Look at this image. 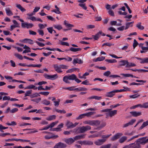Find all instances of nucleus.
Returning a JSON list of instances; mask_svg holds the SVG:
<instances>
[{
	"label": "nucleus",
	"instance_id": "39448f33",
	"mask_svg": "<svg viewBox=\"0 0 148 148\" xmlns=\"http://www.w3.org/2000/svg\"><path fill=\"white\" fill-rule=\"evenodd\" d=\"M66 144L61 142H59L57 143L54 147V148H65L66 147Z\"/></svg>",
	"mask_w": 148,
	"mask_h": 148
},
{
	"label": "nucleus",
	"instance_id": "6ab92c4d",
	"mask_svg": "<svg viewBox=\"0 0 148 148\" xmlns=\"http://www.w3.org/2000/svg\"><path fill=\"white\" fill-rule=\"evenodd\" d=\"M55 8H56V9L53 10H52L51 11L52 12H55L57 14H60L62 13L60 11V9L59 8L57 7V6L56 5H55Z\"/></svg>",
	"mask_w": 148,
	"mask_h": 148
},
{
	"label": "nucleus",
	"instance_id": "338daca9",
	"mask_svg": "<svg viewBox=\"0 0 148 148\" xmlns=\"http://www.w3.org/2000/svg\"><path fill=\"white\" fill-rule=\"evenodd\" d=\"M58 123V121L52 123L49 125V127L52 128V127H53L55 125H56L57 123Z\"/></svg>",
	"mask_w": 148,
	"mask_h": 148
},
{
	"label": "nucleus",
	"instance_id": "dca6fc26",
	"mask_svg": "<svg viewBox=\"0 0 148 148\" xmlns=\"http://www.w3.org/2000/svg\"><path fill=\"white\" fill-rule=\"evenodd\" d=\"M102 34L101 31H99L98 33L96 34L95 35H93L92 36L94 37L93 38L95 40H97L100 36Z\"/></svg>",
	"mask_w": 148,
	"mask_h": 148
},
{
	"label": "nucleus",
	"instance_id": "680f3d73",
	"mask_svg": "<svg viewBox=\"0 0 148 148\" xmlns=\"http://www.w3.org/2000/svg\"><path fill=\"white\" fill-rule=\"evenodd\" d=\"M8 128V127H3L2 125L0 124V131L1 132H3V130H4Z\"/></svg>",
	"mask_w": 148,
	"mask_h": 148
},
{
	"label": "nucleus",
	"instance_id": "58836bf2",
	"mask_svg": "<svg viewBox=\"0 0 148 148\" xmlns=\"http://www.w3.org/2000/svg\"><path fill=\"white\" fill-rule=\"evenodd\" d=\"M53 27L59 30L62 28V26L60 25H53Z\"/></svg>",
	"mask_w": 148,
	"mask_h": 148
},
{
	"label": "nucleus",
	"instance_id": "7ed1b4c3",
	"mask_svg": "<svg viewBox=\"0 0 148 148\" xmlns=\"http://www.w3.org/2000/svg\"><path fill=\"white\" fill-rule=\"evenodd\" d=\"M91 127L89 125H86L85 126H83L79 127V133H84L88 130H91Z\"/></svg>",
	"mask_w": 148,
	"mask_h": 148
},
{
	"label": "nucleus",
	"instance_id": "5fc2aeb1",
	"mask_svg": "<svg viewBox=\"0 0 148 148\" xmlns=\"http://www.w3.org/2000/svg\"><path fill=\"white\" fill-rule=\"evenodd\" d=\"M114 44L109 42H106L103 43L102 44V47L105 45H106L109 47H110L111 46H113Z\"/></svg>",
	"mask_w": 148,
	"mask_h": 148
},
{
	"label": "nucleus",
	"instance_id": "c85d7f7f",
	"mask_svg": "<svg viewBox=\"0 0 148 148\" xmlns=\"http://www.w3.org/2000/svg\"><path fill=\"white\" fill-rule=\"evenodd\" d=\"M56 117V116L55 115H52L50 116L47 118L46 119L48 121H51L52 120L55 119Z\"/></svg>",
	"mask_w": 148,
	"mask_h": 148
},
{
	"label": "nucleus",
	"instance_id": "ddd939ff",
	"mask_svg": "<svg viewBox=\"0 0 148 148\" xmlns=\"http://www.w3.org/2000/svg\"><path fill=\"white\" fill-rule=\"evenodd\" d=\"M127 70H128V69H126ZM129 70H132L133 71L136 72L138 71V72H148V70H146L145 69H130Z\"/></svg>",
	"mask_w": 148,
	"mask_h": 148
},
{
	"label": "nucleus",
	"instance_id": "6e6d98bb",
	"mask_svg": "<svg viewBox=\"0 0 148 148\" xmlns=\"http://www.w3.org/2000/svg\"><path fill=\"white\" fill-rule=\"evenodd\" d=\"M32 92V90H30L27 91L25 94V97L30 96L29 95Z\"/></svg>",
	"mask_w": 148,
	"mask_h": 148
},
{
	"label": "nucleus",
	"instance_id": "a878e982",
	"mask_svg": "<svg viewBox=\"0 0 148 148\" xmlns=\"http://www.w3.org/2000/svg\"><path fill=\"white\" fill-rule=\"evenodd\" d=\"M120 65L121 66H124L125 65H127V64L128 63L127 60H122L120 62Z\"/></svg>",
	"mask_w": 148,
	"mask_h": 148
},
{
	"label": "nucleus",
	"instance_id": "f257e3e1",
	"mask_svg": "<svg viewBox=\"0 0 148 148\" xmlns=\"http://www.w3.org/2000/svg\"><path fill=\"white\" fill-rule=\"evenodd\" d=\"M147 136L138 139L135 143L130 144L124 147L123 148H141V145H144L148 143V138Z\"/></svg>",
	"mask_w": 148,
	"mask_h": 148
},
{
	"label": "nucleus",
	"instance_id": "3c124183",
	"mask_svg": "<svg viewBox=\"0 0 148 148\" xmlns=\"http://www.w3.org/2000/svg\"><path fill=\"white\" fill-rule=\"evenodd\" d=\"M148 108V102H145L143 103V105L141 104V108Z\"/></svg>",
	"mask_w": 148,
	"mask_h": 148
},
{
	"label": "nucleus",
	"instance_id": "9b49d317",
	"mask_svg": "<svg viewBox=\"0 0 148 148\" xmlns=\"http://www.w3.org/2000/svg\"><path fill=\"white\" fill-rule=\"evenodd\" d=\"M136 121L135 119H132L128 123L124 124L123 125V128L126 127L128 126L129 125H132Z\"/></svg>",
	"mask_w": 148,
	"mask_h": 148
},
{
	"label": "nucleus",
	"instance_id": "e2e57ef3",
	"mask_svg": "<svg viewBox=\"0 0 148 148\" xmlns=\"http://www.w3.org/2000/svg\"><path fill=\"white\" fill-rule=\"evenodd\" d=\"M41 100V98H39L38 99H32L31 100V101H33L36 102L37 103H38Z\"/></svg>",
	"mask_w": 148,
	"mask_h": 148
},
{
	"label": "nucleus",
	"instance_id": "4468645a",
	"mask_svg": "<svg viewBox=\"0 0 148 148\" xmlns=\"http://www.w3.org/2000/svg\"><path fill=\"white\" fill-rule=\"evenodd\" d=\"M111 135V134L102 135V143L105 142Z\"/></svg>",
	"mask_w": 148,
	"mask_h": 148
},
{
	"label": "nucleus",
	"instance_id": "f704fd0d",
	"mask_svg": "<svg viewBox=\"0 0 148 148\" xmlns=\"http://www.w3.org/2000/svg\"><path fill=\"white\" fill-rule=\"evenodd\" d=\"M68 79H69L68 76L66 75L63 77V80L66 83L69 84L70 83L68 80Z\"/></svg>",
	"mask_w": 148,
	"mask_h": 148
},
{
	"label": "nucleus",
	"instance_id": "a18cd8bd",
	"mask_svg": "<svg viewBox=\"0 0 148 148\" xmlns=\"http://www.w3.org/2000/svg\"><path fill=\"white\" fill-rule=\"evenodd\" d=\"M95 143L96 145H100L102 144V139H99L95 142Z\"/></svg>",
	"mask_w": 148,
	"mask_h": 148
},
{
	"label": "nucleus",
	"instance_id": "cd10ccee",
	"mask_svg": "<svg viewBox=\"0 0 148 148\" xmlns=\"http://www.w3.org/2000/svg\"><path fill=\"white\" fill-rule=\"evenodd\" d=\"M101 121L98 120H93V126H97L100 123Z\"/></svg>",
	"mask_w": 148,
	"mask_h": 148
},
{
	"label": "nucleus",
	"instance_id": "c9c22d12",
	"mask_svg": "<svg viewBox=\"0 0 148 148\" xmlns=\"http://www.w3.org/2000/svg\"><path fill=\"white\" fill-rule=\"evenodd\" d=\"M106 61L108 62L109 63H112L116 62L117 61L114 59H106L105 60Z\"/></svg>",
	"mask_w": 148,
	"mask_h": 148
},
{
	"label": "nucleus",
	"instance_id": "e433bc0d",
	"mask_svg": "<svg viewBox=\"0 0 148 148\" xmlns=\"http://www.w3.org/2000/svg\"><path fill=\"white\" fill-rule=\"evenodd\" d=\"M66 22L67 21H64V24L66 27H73L74 26L73 25L69 24L67 23Z\"/></svg>",
	"mask_w": 148,
	"mask_h": 148
},
{
	"label": "nucleus",
	"instance_id": "13d9d810",
	"mask_svg": "<svg viewBox=\"0 0 148 148\" xmlns=\"http://www.w3.org/2000/svg\"><path fill=\"white\" fill-rule=\"evenodd\" d=\"M102 61V58L99 57L96 59H94L93 60V61L95 62H97L98 61Z\"/></svg>",
	"mask_w": 148,
	"mask_h": 148
},
{
	"label": "nucleus",
	"instance_id": "20e7f679",
	"mask_svg": "<svg viewBox=\"0 0 148 148\" xmlns=\"http://www.w3.org/2000/svg\"><path fill=\"white\" fill-rule=\"evenodd\" d=\"M44 76L45 78L51 80H55L57 79L58 77L57 74L51 75H49L47 74H45L44 75Z\"/></svg>",
	"mask_w": 148,
	"mask_h": 148
},
{
	"label": "nucleus",
	"instance_id": "4c0bfd02",
	"mask_svg": "<svg viewBox=\"0 0 148 148\" xmlns=\"http://www.w3.org/2000/svg\"><path fill=\"white\" fill-rule=\"evenodd\" d=\"M56 111V112H58L60 113H63L64 114H65L66 113V111L64 110H58L56 108L53 111Z\"/></svg>",
	"mask_w": 148,
	"mask_h": 148
},
{
	"label": "nucleus",
	"instance_id": "aec40b11",
	"mask_svg": "<svg viewBox=\"0 0 148 148\" xmlns=\"http://www.w3.org/2000/svg\"><path fill=\"white\" fill-rule=\"evenodd\" d=\"M101 98V97H99L97 96H93L88 97V99H95L96 100H100Z\"/></svg>",
	"mask_w": 148,
	"mask_h": 148
},
{
	"label": "nucleus",
	"instance_id": "0e129e2a",
	"mask_svg": "<svg viewBox=\"0 0 148 148\" xmlns=\"http://www.w3.org/2000/svg\"><path fill=\"white\" fill-rule=\"evenodd\" d=\"M34 26V25L32 23H27V25L26 26V27L27 29L31 28L32 27Z\"/></svg>",
	"mask_w": 148,
	"mask_h": 148
},
{
	"label": "nucleus",
	"instance_id": "412c9836",
	"mask_svg": "<svg viewBox=\"0 0 148 148\" xmlns=\"http://www.w3.org/2000/svg\"><path fill=\"white\" fill-rule=\"evenodd\" d=\"M127 137L126 136L122 137L119 140V142L120 143H124L127 140Z\"/></svg>",
	"mask_w": 148,
	"mask_h": 148
},
{
	"label": "nucleus",
	"instance_id": "5701e85b",
	"mask_svg": "<svg viewBox=\"0 0 148 148\" xmlns=\"http://www.w3.org/2000/svg\"><path fill=\"white\" fill-rule=\"evenodd\" d=\"M82 50L81 48H74L73 47H71L70 48V50L72 52H76L80 51Z\"/></svg>",
	"mask_w": 148,
	"mask_h": 148
},
{
	"label": "nucleus",
	"instance_id": "4d7b16f0",
	"mask_svg": "<svg viewBox=\"0 0 148 148\" xmlns=\"http://www.w3.org/2000/svg\"><path fill=\"white\" fill-rule=\"evenodd\" d=\"M112 146L111 144H108L106 145H102V148H110Z\"/></svg>",
	"mask_w": 148,
	"mask_h": 148
},
{
	"label": "nucleus",
	"instance_id": "2f4dec72",
	"mask_svg": "<svg viewBox=\"0 0 148 148\" xmlns=\"http://www.w3.org/2000/svg\"><path fill=\"white\" fill-rule=\"evenodd\" d=\"M12 140H14L15 141H20L22 142H29L30 141L29 140H23V139H12Z\"/></svg>",
	"mask_w": 148,
	"mask_h": 148
},
{
	"label": "nucleus",
	"instance_id": "473e14b6",
	"mask_svg": "<svg viewBox=\"0 0 148 148\" xmlns=\"http://www.w3.org/2000/svg\"><path fill=\"white\" fill-rule=\"evenodd\" d=\"M141 23L140 22L138 23L136 25V27L140 29L143 30L144 29V27L143 26H141Z\"/></svg>",
	"mask_w": 148,
	"mask_h": 148
},
{
	"label": "nucleus",
	"instance_id": "1a4fd4ad",
	"mask_svg": "<svg viewBox=\"0 0 148 148\" xmlns=\"http://www.w3.org/2000/svg\"><path fill=\"white\" fill-rule=\"evenodd\" d=\"M115 93H116V90L107 92L106 95V97H112L115 95Z\"/></svg>",
	"mask_w": 148,
	"mask_h": 148
},
{
	"label": "nucleus",
	"instance_id": "7c9ffc66",
	"mask_svg": "<svg viewBox=\"0 0 148 148\" xmlns=\"http://www.w3.org/2000/svg\"><path fill=\"white\" fill-rule=\"evenodd\" d=\"M16 6L22 12L26 11V10L23 8L20 4L17 5Z\"/></svg>",
	"mask_w": 148,
	"mask_h": 148
},
{
	"label": "nucleus",
	"instance_id": "393cba45",
	"mask_svg": "<svg viewBox=\"0 0 148 148\" xmlns=\"http://www.w3.org/2000/svg\"><path fill=\"white\" fill-rule=\"evenodd\" d=\"M136 66V65L135 64L132 62L130 63L128 62V63L127 64V65H126L125 67L127 68L130 67H132L135 66Z\"/></svg>",
	"mask_w": 148,
	"mask_h": 148
},
{
	"label": "nucleus",
	"instance_id": "9d476101",
	"mask_svg": "<svg viewBox=\"0 0 148 148\" xmlns=\"http://www.w3.org/2000/svg\"><path fill=\"white\" fill-rule=\"evenodd\" d=\"M86 135V134H83L81 135L75 136L74 138L75 139V140H80L82 139L85 138Z\"/></svg>",
	"mask_w": 148,
	"mask_h": 148
},
{
	"label": "nucleus",
	"instance_id": "603ef678",
	"mask_svg": "<svg viewBox=\"0 0 148 148\" xmlns=\"http://www.w3.org/2000/svg\"><path fill=\"white\" fill-rule=\"evenodd\" d=\"M108 12L109 14L111 16H114V13L111 9L109 10Z\"/></svg>",
	"mask_w": 148,
	"mask_h": 148
},
{
	"label": "nucleus",
	"instance_id": "f3484780",
	"mask_svg": "<svg viewBox=\"0 0 148 148\" xmlns=\"http://www.w3.org/2000/svg\"><path fill=\"white\" fill-rule=\"evenodd\" d=\"M66 125L68 128H71L73 127V123L68 121H67Z\"/></svg>",
	"mask_w": 148,
	"mask_h": 148
},
{
	"label": "nucleus",
	"instance_id": "052dcab7",
	"mask_svg": "<svg viewBox=\"0 0 148 148\" xmlns=\"http://www.w3.org/2000/svg\"><path fill=\"white\" fill-rule=\"evenodd\" d=\"M85 116V114H82L76 118L77 120H79L83 118Z\"/></svg>",
	"mask_w": 148,
	"mask_h": 148
},
{
	"label": "nucleus",
	"instance_id": "6e6552de",
	"mask_svg": "<svg viewBox=\"0 0 148 148\" xmlns=\"http://www.w3.org/2000/svg\"><path fill=\"white\" fill-rule=\"evenodd\" d=\"M53 67L55 70L58 73H60L62 72V71L61 70V68L60 65L59 66L58 64H55L53 65Z\"/></svg>",
	"mask_w": 148,
	"mask_h": 148
},
{
	"label": "nucleus",
	"instance_id": "de8ad7c7",
	"mask_svg": "<svg viewBox=\"0 0 148 148\" xmlns=\"http://www.w3.org/2000/svg\"><path fill=\"white\" fill-rule=\"evenodd\" d=\"M40 95L39 93H35L30 96L31 98H33L36 97L38 96H40Z\"/></svg>",
	"mask_w": 148,
	"mask_h": 148
},
{
	"label": "nucleus",
	"instance_id": "c756f323",
	"mask_svg": "<svg viewBox=\"0 0 148 148\" xmlns=\"http://www.w3.org/2000/svg\"><path fill=\"white\" fill-rule=\"evenodd\" d=\"M141 64L148 63V58H142L141 61L140 62Z\"/></svg>",
	"mask_w": 148,
	"mask_h": 148
},
{
	"label": "nucleus",
	"instance_id": "69168bd1",
	"mask_svg": "<svg viewBox=\"0 0 148 148\" xmlns=\"http://www.w3.org/2000/svg\"><path fill=\"white\" fill-rule=\"evenodd\" d=\"M110 73L111 72L110 71H107L104 73L103 74L104 76L108 77L110 75Z\"/></svg>",
	"mask_w": 148,
	"mask_h": 148
},
{
	"label": "nucleus",
	"instance_id": "8fccbe9b",
	"mask_svg": "<svg viewBox=\"0 0 148 148\" xmlns=\"http://www.w3.org/2000/svg\"><path fill=\"white\" fill-rule=\"evenodd\" d=\"M138 43L136 41V39H134V43L133 44V48L135 49V48L137 46Z\"/></svg>",
	"mask_w": 148,
	"mask_h": 148
},
{
	"label": "nucleus",
	"instance_id": "bb28decb",
	"mask_svg": "<svg viewBox=\"0 0 148 148\" xmlns=\"http://www.w3.org/2000/svg\"><path fill=\"white\" fill-rule=\"evenodd\" d=\"M69 80H74L77 78L76 76L74 74L68 76Z\"/></svg>",
	"mask_w": 148,
	"mask_h": 148
},
{
	"label": "nucleus",
	"instance_id": "774afa93",
	"mask_svg": "<svg viewBox=\"0 0 148 148\" xmlns=\"http://www.w3.org/2000/svg\"><path fill=\"white\" fill-rule=\"evenodd\" d=\"M28 19L32 20V21H36V18L34 16H31L27 18Z\"/></svg>",
	"mask_w": 148,
	"mask_h": 148
},
{
	"label": "nucleus",
	"instance_id": "79ce46f5",
	"mask_svg": "<svg viewBox=\"0 0 148 148\" xmlns=\"http://www.w3.org/2000/svg\"><path fill=\"white\" fill-rule=\"evenodd\" d=\"M36 88L35 86L31 84L25 88V89H34Z\"/></svg>",
	"mask_w": 148,
	"mask_h": 148
},
{
	"label": "nucleus",
	"instance_id": "423d86ee",
	"mask_svg": "<svg viewBox=\"0 0 148 148\" xmlns=\"http://www.w3.org/2000/svg\"><path fill=\"white\" fill-rule=\"evenodd\" d=\"M122 133H118L116 134L114 136H112L111 138L112 141H114L119 138L121 136L123 135Z\"/></svg>",
	"mask_w": 148,
	"mask_h": 148
},
{
	"label": "nucleus",
	"instance_id": "72a5a7b5",
	"mask_svg": "<svg viewBox=\"0 0 148 148\" xmlns=\"http://www.w3.org/2000/svg\"><path fill=\"white\" fill-rule=\"evenodd\" d=\"M93 143L90 141L84 140V145H93Z\"/></svg>",
	"mask_w": 148,
	"mask_h": 148
},
{
	"label": "nucleus",
	"instance_id": "a19ab883",
	"mask_svg": "<svg viewBox=\"0 0 148 148\" xmlns=\"http://www.w3.org/2000/svg\"><path fill=\"white\" fill-rule=\"evenodd\" d=\"M140 96V95L138 94H137L133 95H130V97L131 98L135 99L138 97Z\"/></svg>",
	"mask_w": 148,
	"mask_h": 148
},
{
	"label": "nucleus",
	"instance_id": "09e8293b",
	"mask_svg": "<svg viewBox=\"0 0 148 148\" xmlns=\"http://www.w3.org/2000/svg\"><path fill=\"white\" fill-rule=\"evenodd\" d=\"M95 113V112H90L84 114L85 116H86L87 117H89L94 114Z\"/></svg>",
	"mask_w": 148,
	"mask_h": 148
},
{
	"label": "nucleus",
	"instance_id": "b1692460",
	"mask_svg": "<svg viewBox=\"0 0 148 148\" xmlns=\"http://www.w3.org/2000/svg\"><path fill=\"white\" fill-rule=\"evenodd\" d=\"M148 125V120L144 122L140 128V129L141 130L144 127Z\"/></svg>",
	"mask_w": 148,
	"mask_h": 148
},
{
	"label": "nucleus",
	"instance_id": "a211bd4d",
	"mask_svg": "<svg viewBox=\"0 0 148 148\" xmlns=\"http://www.w3.org/2000/svg\"><path fill=\"white\" fill-rule=\"evenodd\" d=\"M23 41L25 43H27L28 42L30 44H33V40L30 39H28V38H25L24 39Z\"/></svg>",
	"mask_w": 148,
	"mask_h": 148
},
{
	"label": "nucleus",
	"instance_id": "0eeeda50",
	"mask_svg": "<svg viewBox=\"0 0 148 148\" xmlns=\"http://www.w3.org/2000/svg\"><path fill=\"white\" fill-rule=\"evenodd\" d=\"M75 141V139L72 138H66L65 139V142L69 145H71Z\"/></svg>",
	"mask_w": 148,
	"mask_h": 148
},
{
	"label": "nucleus",
	"instance_id": "864d4df0",
	"mask_svg": "<svg viewBox=\"0 0 148 148\" xmlns=\"http://www.w3.org/2000/svg\"><path fill=\"white\" fill-rule=\"evenodd\" d=\"M14 56L18 58H19V59L20 60H22L23 59V57L22 55L18 54V53H15L14 54Z\"/></svg>",
	"mask_w": 148,
	"mask_h": 148
},
{
	"label": "nucleus",
	"instance_id": "f8f14e48",
	"mask_svg": "<svg viewBox=\"0 0 148 148\" xmlns=\"http://www.w3.org/2000/svg\"><path fill=\"white\" fill-rule=\"evenodd\" d=\"M130 113L133 117H137L142 114L141 112H140L132 111L130 112Z\"/></svg>",
	"mask_w": 148,
	"mask_h": 148
},
{
	"label": "nucleus",
	"instance_id": "bf43d9fd",
	"mask_svg": "<svg viewBox=\"0 0 148 148\" xmlns=\"http://www.w3.org/2000/svg\"><path fill=\"white\" fill-rule=\"evenodd\" d=\"M60 44L61 45H66L67 46H69V45L68 43L63 41H61L60 42Z\"/></svg>",
	"mask_w": 148,
	"mask_h": 148
},
{
	"label": "nucleus",
	"instance_id": "f03ea898",
	"mask_svg": "<svg viewBox=\"0 0 148 148\" xmlns=\"http://www.w3.org/2000/svg\"><path fill=\"white\" fill-rule=\"evenodd\" d=\"M112 110V109L110 108L102 110V112H108L106 113V118H108V117L109 116L112 117L117 114V110Z\"/></svg>",
	"mask_w": 148,
	"mask_h": 148
},
{
	"label": "nucleus",
	"instance_id": "37998d69",
	"mask_svg": "<svg viewBox=\"0 0 148 148\" xmlns=\"http://www.w3.org/2000/svg\"><path fill=\"white\" fill-rule=\"evenodd\" d=\"M76 69L78 70V71H79V69L77 68H73L71 69H69L68 70H67L66 71L67 73H72V72H73L74 71L76 70Z\"/></svg>",
	"mask_w": 148,
	"mask_h": 148
},
{
	"label": "nucleus",
	"instance_id": "2eb2a0df",
	"mask_svg": "<svg viewBox=\"0 0 148 148\" xmlns=\"http://www.w3.org/2000/svg\"><path fill=\"white\" fill-rule=\"evenodd\" d=\"M120 75H123L125 77H134L135 78H138V77H136L135 76L133 75L132 74H124V73H121Z\"/></svg>",
	"mask_w": 148,
	"mask_h": 148
},
{
	"label": "nucleus",
	"instance_id": "49530a36",
	"mask_svg": "<svg viewBox=\"0 0 148 148\" xmlns=\"http://www.w3.org/2000/svg\"><path fill=\"white\" fill-rule=\"evenodd\" d=\"M72 131L73 132L75 133L76 134L79 133V127L78 128H76Z\"/></svg>",
	"mask_w": 148,
	"mask_h": 148
},
{
	"label": "nucleus",
	"instance_id": "c03bdc74",
	"mask_svg": "<svg viewBox=\"0 0 148 148\" xmlns=\"http://www.w3.org/2000/svg\"><path fill=\"white\" fill-rule=\"evenodd\" d=\"M78 5L85 10H86L87 9V7L86 6L85 3H79Z\"/></svg>",
	"mask_w": 148,
	"mask_h": 148
},
{
	"label": "nucleus",
	"instance_id": "ea45409f",
	"mask_svg": "<svg viewBox=\"0 0 148 148\" xmlns=\"http://www.w3.org/2000/svg\"><path fill=\"white\" fill-rule=\"evenodd\" d=\"M42 103L46 105H49L50 103V102L49 101H47L46 99L43 100L42 101Z\"/></svg>",
	"mask_w": 148,
	"mask_h": 148
},
{
	"label": "nucleus",
	"instance_id": "4be33fe9",
	"mask_svg": "<svg viewBox=\"0 0 148 148\" xmlns=\"http://www.w3.org/2000/svg\"><path fill=\"white\" fill-rule=\"evenodd\" d=\"M6 14L8 16H11L13 15V13L10 10L9 8H7L5 9Z\"/></svg>",
	"mask_w": 148,
	"mask_h": 148
}]
</instances>
